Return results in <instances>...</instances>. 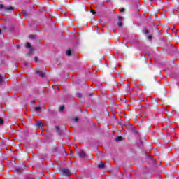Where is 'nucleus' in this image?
Masks as SVG:
<instances>
[{
  "label": "nucleus",
  "mask_w": 179,
  "mask_h": 179,
  "mask_svg": "<svg viewBox=\"0 0 179 179\" xmlns=\"http://www.w3.org/2000/svg\"><path fill=\"white\" fill-rule=\"evenodd\" d=\"M66 55H68V57H71V55H72V52L71 50L66 51Z\"/></svg>",
  "instance_id": "9d476101"
},
{
  "label": "nucleus",
  "mask_w": 179,
  "mask_h": 179,
  "mask_svg": "<svg viewBox=\"0 0 179 179\" xmlns=\"http://www.w3.org/2000/svg\"><path fill=\"white\" fill-rule=\"evenodd\" d=\"M99 169H103L104 168V164L101 162L99 165H98Z\"/></svg>",
  "instance_id": "9b49d317"
},
{
  "label": "nucleus",
  "mask_w": 179,
  "mask_h": 179,
  "mask_svg": "<svg viewBox=\"0 0 179 179\" xmlns=\"http://www.w3.org/2000/svg\"><path fill=\"white\" fill-rule=\"evenodd\" d=\"M3 123V120L2 119H0V125H2Z\"/></svg>",
  "instance_id": "a211bd4d"
},
{
  "label": "nucleus",
  "mask_w": 179,
  "mask_h": 179,
  "mask_svg": "<svg viewBox=\"0 0 179 179\" xmlns=\"http://www.w3.org/2000/svg\"><path fill=\"white\" fill-rule=\"evenodd\" d=\"M36 126H37V128H43V122H38L36 124Z\"/></svg>",
  "instance_id": "423d86ee"
},
{
  "label": "nucleus",
  "mask_w": 179,
  "mask_h": 179,
  "mask_svg": "<svg viewBox=\"0 0 179 179\" xmlns=\"http://www.w3.org/2000/svg\"><path fill=\"white\" fill-rule=\"evenodd\" d=\"M145 34H149V31L148 29L144 30Z\"/></svg>",
  "instance_id": "4468645a"
},
{
  "label": "nucleus",
  "mask_w": 179,
  "mask_h": 179,
  "mask_svg": "<svg viewBox=\"0 0 179 179\" xmlns=\"http://www.w3.org/2000/svg\"><path fill=\"white\" fill-rule=\"evenodd\" d=\"M62 173L63 174H64L65 176L69 174V169H62Z\"/></svg>",
  "instance_id": "20e7f679"
},
{
  "label": "nucleus",
  "mask_w": 179,
  "mask_h": 179,
  "mask_svg": "<svg viewBox=\"0 0 179 179\" xmlns=\"http://www.w3.org/2000/svg\"><path fill=\"white\" fill-rule=\"evenodd\" d=\"M56 129H57V131H58V129H59V127H56Z\"/></svg>",
  "instance_id": "5701e85b"
},
{
  "label": "nucleus",
  "mask_w": 179,
  "mask_h": 179,
  "mask_svg": "<svg viewBox=\"0 0 179 179\" xmlns=\"http://www.w3.org/2000/svg\"><path fill=\"white\" fill-rule=\"evenodd\" d=\"M8 27H6V26H3V30H7Z\"/></svg>",
  "instance_id": "f3484780"
},
{
  "label": "nucleus",
  "mask_w": 179,
  "mask_h": 179,
  "mask_svg": "<svg viewBox=\"0 0 179 179\" xmlns=\"http://www.w3.org/2000/svg\"><path fill=\"white\" fill-rule=\"evenodd\" d=\"M1 33H2V31L0 29V34H1Z\"/></svg>",
  "instance_id": "b1692460"
},
{
  "label": "nucleus",
  "mask_w": 179,
  "mask_h": 179,
  "mask_svg": "<svg viewBox=\"0 0 179 179\" xmlns=\"http://www.w3.org/2000/svg\"><path fill=\"white\" fill-rule=\"evenodd\" d=\"M78 155H79V156H80V157H85V152H83V151H80V152H78Z\"/></svg>",
  "instance_id": "0eeeda50"
},
{
  "label": "nucleus",
  "mask_w": 179,
  "mask_h": 179,
  "mask_svg": "<svg viewBox=\"0 0 179 179\" xmlns=\"http://www.w3.org/2000/svg\"><path fill=\"white\" fill-rule=\"evenodd\" d=\"M64 110H65V107L64 106H60L59 108V111H64Z\"/></svg>",
  "instance_id": "f8f14e48"
},
{
  "label": "nucleus",
  "mask_w": 179,
  "mask_h": 179,
  "mask_svg": "<svg viewBox=\"0 0 179 179\" xmlns=\"http://www.w3.org/2000/svg\"><path fill=\"white\" fill-rule=\"evenodd\" d=\"M120 12H124V11H125V8H120Z\"/></svg>",
  "instance_id": "dca6fc26"
},
{
  "label": "nucleus",
  "mask_w": 179,
  "mask_h": 179,
  "mask_svg": "<svg viewBox=\"0 0 179 179\" xmlns=\"http://www.w3.org/2000/svg\"><path fill=\"white\" fill-rule=\"evenodd\" d=\"M90 12H91V13H92V15H96V11L92 8H91Z\"/></svg>",
  "instance_id": "ddd939ff"
},
{
  "label": "nucleus",
  "mask_w": 179,
  "mask_h": 179,
  "mask_svg": "<svg viewBox=\"0 0 179 179\" xmlns=\"http://www.w3.org/2000/svg\"><path fill=\"white\" fill-rule=\"evenodd\" d=\"M115 141H116V142H121V141H122V137L117 136L115 138Z\"/></svg>",
  "instance_id": "6e6552de"
},
{
  "label": "nucleus",
  "mask_w": 179,
  "mask_h": 179,
  "mask_svg": "<svg viewBox=\"0 0 179 179\" xmlns=\"http://www.w3.org/2000/svg\"><path fill=\"white\" fill-rule=\"evenodd\" d=\"M74 121H75V122H78L79 121V118L75 117Z\"/></svg>",
  "instance_id": "2eb2a0df"
},
{
  "label": "nucleus",
  "mask_w": 179,
  "mask_h": 179,
  "mask_svg": "<svg viewBox=\"0 0 179 179\" xmlns=\"http://www.w3.org/2000/svg\"><path fill=\"white\" fill-rule=\"evenodd\" d=\"M1 8H3V5L2 4L0 5V9H1Z\"/></svg>",
  "instance_id": "412c9836"
},
{
  "label": "nucleus",
  "mask_w": 179,
  "mask_h": 179,
  "mask_svg": "<svg viewBox=\"0 0 179 179\" xmlns=\"http://www.w3.org/2000/svg\"><path fill=\"white\" fill-rule=\"evenodd\" d=\"M34 61H35V62H37V61H38V57H35L34 58Z\"/></svg>",
  "instance_id": "6ab92c4d"
},
{
  "label": "nucleus",
  "mask_w": 179,
  "mask_h": 179,
  "mask_svg": "<svg viewBox=\"0 0 179 179\" xmlns=\"http://www.w3.org/2000/svg\"><path fill=\"white\" fill-rule=\"evenodd\" d=\"M25 47L26 48H29L30 51H33V48H31V45H30V43H27Z\"/></svg>",
  "instance_id": "39448f33"
},
{
  "label": "nucleus",
  "mask_w": 179,
  "mask_h": 179,
  "mask_svg": "<svg viewBox=\"0 0 179 179\" xmlns=\"http://www.w3.org/2000/svg\"><path fill=\"white\" fill-rule=\"evenodd\" d=\"M2 80H3L2 76H1V75H0V83H1Z\"/></svg>",
  "instance_id": "aec40b11"
},
{
  "label": "nucleus",
  "mask_w": 179,
  "mask_h": 179,
  "mask_svg": "<svg viewBox=\"0 0 179 179\" xmlns=\"http://www.w3.org/2000/svg\"><path fill=\"white\" fill-rule=\"evenodd\" d=\"M118 22L117 24L119 26V27H122V20H124V18L121 16L118 17Z\"/></svg>",
  "instance_id": "f257e3e1"
},
{
  "label": "nucleus",
  "mask_w": 179,
  "mask_h": 179,
  "mask_svg": "<svg viewBox=\"0 0 179 179\" xmlns=\"http://www.w3.org/2000/svg\"><path fill=\"white\" fill-rule=\"evenodd\" d=\"M4 9L6 12H12V10H13V7L7 6V7H5Z\"/></svg>",
  "instance_id": "f03ea898"
},
{
  "label": "nucleus",
  "mask_w": 179,
  "mask_h": 179,
  "mask_svg": "<svg viewBox=\"0 0 179 179\" xmlns=\"http://www.w3.org/2000/svg\"><path fill=\"white\" fill-rule=\"evenodd\" d=\"M150 1H153V0H150Z\"/></svg>",
  "instance_id": "a878e982"
},
{
  "label": "nucleus",
  "mask_w": 179,
  "mask_h": 179,
  "mask_svg": "<svg viewBox=\"0 0 179 179\" xmlns=\"http://www.w3.org/2000/svg\"><path fill=\"white\" fill-rule=\"evenodd\" d=\"M92 94H90V96H92Z\"/></svg>",
  "instance_id": "393cba45"
},
{
  "label": "nucleus",
  "mask_w": 179,
  "mask_h": 179,
  "mask_svg": "<svg viewBox=\"0 0 179 179\" xmlns=\"http://www.w3.org/2000/svg\"><path fill=\"white\" fill-rule=\"evenodd\" d=\"M35 111H36L37 113H40V111H41V108L39 106H36Z\"/></svg>",
  "instance_id": "1a4fd4ad"
},
{
  "label": "nucleus",
  "mask_w": 179,
  "mask_h": 179,
  "mask_svg": "<svg viewBox=\"0 0 179 179\" xmlns=\"http://www.w3.org/2000/svg\"><path fill=\"white\" fill-rule=\"evenodd\" d=\"M36 73L39 75L41 78H44V76H45V74L43 71H36Z\"/></svg>",
  "instance_id": "7ed1b4c3"
},
{
  "label": "nucleus",
  "mask_w": 179,
  "mask_h": 179,
  "mask_svg": "<svg viewBox=\"0 0 179 179\" xmlns=\"http://www.w3.org/2000/svg\"><path fill=\"white\" fill-rule=\"evenodd\" d=\"M148 38H149V40H151L152 39V36H148Z\"/></svg>",
  "instance_id": "4be33fe9"
}]
</instances>
